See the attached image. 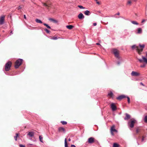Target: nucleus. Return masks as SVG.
Here are the masks:
<instances>
[{"label":"nucleus","mask_w":147,"mask_h":147,"mask_svg":"<svg viewBox=\"0 0 147 147\" xmlns=\"http://www.w3.org/2000/svg\"><path fill=\"white\" fill-rule=\"evenodd\" d=\"M145 47L144 45H141L140 44L139 46H136V45H133L132 46L131 48L133 49H136V50L138 53L139 55L141 54V52L143 51V49Z\"/></svg>","instance_id":"1"},{"label":"nucleus","mask_w":147,"mask_h":147,"mask_svg":"<svg viewBox=\"0 0 147 147\" xmlns=\"http://www.w3.org/2000/svg\"><path fill=\"white\" fill-rule=\"evenodd\" d=\"M113 53L115 55V57L118 59H120L121 58L119 56V51L116 49H113L112 50Z\"/></svg>","instance_id":"2"},{"label":"nucleus","mask_w":147,"mask_h":147,"mask_svg":"<svg viewBox=\"0 0 147 147\" xmlns=\"http://www.w3.org/2000/svg\"><path fill=\"white\" fill-rule=\"evenodd\" d=\"M12 63L10 61L7 62L5 65V70L6 71H8L10 69L11 67Z\"/></svg>","instance_id":"3"},{"label":"nucleus","mask_w":147,"mask_h":147,"mask_svg":"<svg viewBox=\"0 0 147 147\" xmlns=\"http://www.w3.org/2000/svg\"><path fill=\"white\" fill-rule=\"evenodd\" d=\"M22 61L23 60L22 59H19L17 60L15 62V68H18L21 65Z\"/></svg>","instance_id":"4"},{"label":"nucleus","mask_w":147,"mask_h":147,"mask_svg":"<svg viewBox=\"0 0 147 147\" xmlns=\"http://www.w3.org/2000/svg\"><path fill=\"white\" fill-rule=\"evenodd\" d=\"M136 121L134 119H131L128 123V124L129 126L131 128L134 127V124L135 123Z\"/></svg>","instance_id":"5"},{"label":"nucleus","mask_w":147,"mask_h":147,"mask_svg":"<svg viewBox=\"0 0 147 147\" xmlns=\"http://www.w3.org/2000/svg\"><path fill=\"white\" fill-rule=\"evenodd\" d=\"M115 126L114 125H113L111 127L110 129V131L111 134L112 136L114 135L113 133L114 132H117V131L115 129Z\"/></svg>","instance_id":"6"},{"label":"nucleus","mask_w":147,"mask_h":147,"mask_svg":"<svg viewBox=\"0 0 147 147\" xmlns=\"http://www.w3.org/2000/svg\"><path fill=\"white\" fill-rule=\"evenodd\" d=\"M142 59H138V61L140 63L144 62L147 64V59L143 56H142Z\"/></svg>","instance_id":"7"},{"label":"nucleus","mask_w":147,"mask_h":147,"mask_svg":"<svg viewBox=\"0 0 147 147\" xmlns=\"http://www.w3.org/2000/svg\"><path fill=\"white\" fill-rule=\"evenodd\" d=\"M5 16H1L0 17V25H2L4 24L5 20Z\"/></svg>","instance_id":"8"},{"label":"nucleus","mask_w":147,"mask_h":147,"mask_svg":"<svg viewBox=\"0 0 147 147\" xmlns=\"http://www.w3.org/2000/svg\"><path fill=\"white\" fill-rule=\"evenodd\" d=\"M94 142V138L93 137H90L88 139V142L89 144H92Z\"/></svg>","instance_id":"9"},{"label":"nucleus","mask_w":147,"mask_h":147,"mask_svg":"<svg viewBox=\"0 0 147 147\" xmlns=\"http://www.w3.org/2000/svg\"><path fill=\"white\" fill-rule=\"evenodd\" d=\"M131 75L132 76H138L140 75V74L136 72L132 71L131 73Z\"/></svg>","instance_id":"10"},{"label":"nucleus","mask_w":147,"mask_h":147,"mask_svg":"<svg viewBox=\"0 0 147 147\" xmlns=\"http://www.w3.org/2000/svg\"><path fill=\"white\" fill-rule=\"evenodd\" d=\"M111 107L112 109V111H115L117 109V107L114 103H112L111 105Z\"/></svg>","instance_id":"11"},{"label":"nucleus","mask_w":147,"mask_h":147,"mask_svg":"<svg viewBox=\"0 0 147 147\" xmlns=\"http://www.w3.org/2000/svg\"><path fill=\"white\" fill-rule=\"evenodd\" d=\"M126 98V96L125 95H121L117 98V99L118 100H121L122 99Z\"/></svg>","instance_id":"12"},{"label":"nucleus","mask_w":147,"mask_h":147,"mask_svg":"<svg viewBox=\"0 0 147 147\" xmlns=\"http://www.w3.org/2000/svg\"><path fill=\"white\" fill-rule=\"evenodd\" d=\"M125 117L124 118L125 120H128L131 118V116L127 113L125 114Z\"/></svg>","instance_id":"13"},{"label":"nucleus","mask_w":147,"mask_h":147,"mask_svg":"<svg viewBox=\"0 0 147 147\" xmlns=\"http://www.w3.org/2000/svg\"><path fill=\"white\" fill-rule=\"evenodd\" d=\"M34 133L33 131H30L28 132L27 135L29 136L30 137H33L34 136Z\"/></svg>","instance_id":"14"},{"label":"nucleus","mask_w":147,"mask_h":147,"mask_svg":"<svg viewBox=\"0 0 147 147\" xmlns=\"http://www.w3.org/2000/svg\"><path fill=\"white\" fill-rule=\"evenodd\" d=\"M78 17L80 19H82L84 18V16L82 13H80L78 15Z\"/></svg>","instance_id":"15"},{"label":"nucleus","mask_w":147,"mask_h":147,"mask_svg":"<svg viewBox=\"0 0 147 147\" xmlns=\"http://www.w3.org/2000/svg\"><path fill=\"white\" fill-rule=\"evenodd\" d=\"M58 131L59 132H62V131L65 132V129L63 127H60L58 128Z\"/></svg>","instance_id":"16"},{"label":"nucleus","mask_w":147,"mask_h":147,"mask_svg":"<svg viewBox=\"0 0 147 147\" xmlns=\"http://www.w3.org/2000/svg\"><path fill=\"white\" fill-rule=\"evenodd\" d=\"M84 13L87 16H89L90 14L91 13L88 10H86L84 12Z\"/></svg>","instance_id":"17"},{"label":"nucleus","mask_w":147,"mask_h":147,"mask_svg":"<svg viewBox=\"0 0 147 147\" xmlns=\"http://www.w3.org/2000/svg\"><path fill=\"white\" fill-rule=\"evenodd\" d=\"M66 27L69 30H71L74 27V26L72 25H67L66 26Z\"/></svg>","instance_id":"18"},{"label":"nucleus","mask_w":147,"mask_h":147,"mask_svg":"<svg viewBox=\"0 0 147 147\" xmlns=\"http://www.w3.org/2000/svg\"><path fill=\"white\" fill-rule=\"evenodd\" d=\"M42 3L43 6H45L48 9L49 7H50V4H47L44 3Z\"/></svg>","instance_id":"19"},{"label":"nucleus","mask_w":147,"mask_h":147,"mask_svg":"<svg viewBox=\"0 0 147 147\" xmlns=\"http://www.w3.org/2000/svg\"><path fill=\"white\" fill-rule=\"evenodd\" d=\"M49 20L50 21H52V22H53L54 23H57L58 22V21L57 20H54V19L53 18H49Z\"/></svg>","instance_id":"20"},{"label":"nucleus","mask_w":147,"mask_h":147,"mask_svg":"<svg viewBox=\"0 0 147 147\" xmlns=\"http://www.w3.org/2000/svg\"><path fill=\"white\" fill-rule=\"evenodd\" d=\"M108 96L110 97L111 98H113L114 95L113 94L112 92H110L108 94Z\"/></svg>","instance_id":"21"},{"label":"nucleus","mask_w":147,"mask_h":147,"mask_svg":"<svg viewBox=\"0 0 147 147\" xmlns=\"http://www.w3.org/2000/svg\"><path fill=\"white\" fill-rule=\"evenodd\" d=\"M142 33V29L141 28H139L138 29V34H140Z\"/></svg>","instance_id":"22"},{"label":"nucleus","mask_w":147,"mask_h":147,"mask_svg":"<svg viewBox=\"0 0 147 147\" xmlns=\"http://www.w3.org/2000/svg\"><path fill=\"white\" fill-rule=\"evenodd\" d=\"M119 145L116 143H114L113 144V147H119Z\"/></svg>","instance_id":"23"},{"label":"nucleus","mask_w":147,"mask_h":147,"mask_svg":"<svg viewBox=\"0 0 147 147\" xmlns=\"http://www.w3.org/2000/svg\"><path fill=\"white\" fill-rule=\"evenodd\" d=\"M65 147H68V145L66 138H65Z\"/></svg>","instance_id":"24"},{"label":"nucleus","mask_w":147,"mask_h":147,"mask_svg":"<svg viewBox=\"0 0 147 147\" xmlns=\"http://www.w3.org/2000/svg\"><path fill=\"white\" fill-rule=\"evenodd\" d=\"M141 129L140 128L138 127L136 129V132L137 133H138L139 132H140Z\"/></svg>","instance_id":"25"},{"label":"nucleus","mask_w":147,"mask_h":147,"mask_svg":"<svg viewBox=\"0 0 147 147\" xmlns=\"http://www.w3.org/2000/svg\"><path fill=\"white\" fill-rule=\"evenodd\" d=\"M36 22L37 23H42V22L40 20L38 19H36L35 20Z\"/></svg>","instance_id":"26"},{"label":"nucleus","mask_w":147,"mask_h":147,"mask_svg":"<svg viewBox=\"0 0 147 147\" xmlns=\"http://www.w3.org/2000/svg\"><path fill=\"white\" fill-rule=\"evenodd\" d=\"M43 25L45 26L48 28L49 29H51V27L49 26L48 24H45V23H44Z\"/></svg>","instance_id":"27"},{"label":"nucleus","mask_w":147,"mask_h":147,"mask_svg":"<svg viewBox=\"0 0 147 147\" xmlns=\"http://www.w3.org/2000/svg\"><path fill=\"white\" fill-rule=\"evenodd\" d=\"M131 22L134 24H136V25H138V23L135 21H131Z\"/></svg>","instance_id":"28"},{"label":"nucleus","mask_w":147,"mask_h":147,"mask_svg":"<svg viewBox=\"0 0 147 147\" xmlns=\"http://www.w3.org/2000/svg\"><path fill=\"white\" fill-rule=\"evenodd\" d=\"M61 122L62 123V124L63 125H65L67 124V122L66 121H61Z\"/></svg>","instance_id":"29"},{"label":"nucleus","mask_w":147,"mask_h":147,"mask_svg":"<svg viewBox=\"0 0 147 147\" xmlns=\"http://www.w3.org/2000/svg\"><path fill=\"white\" fill-rule=\"evenodd\" d=\"M19 134L18 133H16V136H14V139L16 141L17 140V138Z\"/></svg>","instance_id":"30"},{"label":"nucleus","mask_w":147,"mask_h":147,"mask_svg":"<svg viewBox=\"0 0 147 147\" xmlns=\"http://www.w3.org/2000/svg\"><path fill=\"white\" fill-rule=\"evenodd\" d=\"M58 38L57 36H53L52 37L51 39H52L56 40Z\"/></svg>","instance_id":"31"},{"label":"nucleus","mask_w":147,"mask_h":147,"mask_svg":"<svg viewBox=\"0 0 147 147\" xmlns=\"http://www.w3.org/2000/svg\"><path fill=\"white\" fill-rule=\"evenodd\" d=\"M39 138L40 141L42 142H43V138L41 136H39Z\"/></svg>","instance_id":"32"},{"label":"nucleus","mask_w":147,"mask_h":147,"mask_svg":"<svg viewBox=\"0 0 147 147\" xmlns=\"http://www.w3.org/2000/svg\"><path fill=\"white\" fill-rule=\"evenodd\" d=\"M23 7V5H20V6H19L17 8V9L18 10H19V9H21Z\"/></svg>","instance_id":"33"},{"label":"nucleus","mask_w":147,"mask_h":147,"mask_svg":"<svg viewBox=\"0 0 147 147\" xmlns=\"http://www.w3.org/2000/svg\"><path fill=\"white\" fill-rule=\"evenodd\" d=\"M131 1H128L127 2V4L129 5H131Z\"/></svg>","instance_id":"34"},{"label":"nucleus","mask_w":147,"mask_h":147,"mask_svg":"<svg viewBox=\"0 0 147 147\" xmlns=\"http://www.w3.org/2000/svg\"><path fill=\"white\" fill-rule=\"evenodd\" d=\"M78 7L80 9H84L85 8V7H84L83 6H82V5H79L78 6Z\"/></svg>","instance_id":"35"},{"label":"nucleus","mask_w":147,"mask_h":147,"mask_svg":"<svg viewBox=\"0 0 147 147\" xmlns=\"http://www.w3.org/2000/svg\"><path fill=\"white\" fill-rule=\"evenodd\" d=\"M44 30H45L47 32V33H49L50 31H49V30L45 28Z\"/></svg>","instance_id":"36"},{"label":"nucleus","mask_w":147,"mask_h":147,"mask_svg":"<svg viewBox=\"0 0 147 147\" xmlns=\"http://www.w3.org/2000/svg\"><path fill=\"white\" fill-rule=\"evenodd\" d=\"M126 98H127V99L128 102L129 103H130V100L129 98V97H128L127 96H126Z\"/></svg>","instance_id":"37"},{"label":"nucleus","mask_w":147,"mask_h":147,"mask_svg":"<svg viewBox=\"0 0 147 147\" xmlns=\"http://www.w3.org/2000/svg\"><path fill=\"white\" fill-rule=\"evenodd\" d=\"M145 122L147 123V116H146L144 118Z\"/></svg>","instance_id":"38"},{"label":"nucleus","mask_w":147,"mask_h":147,"mask_svg":"<svg viewBox=\"0 0 147 147\" xmlns=\"http://www.w3.org/2000/svg\"><path fill=\"white\" fill-rule=\"evenodd\" d=\"M144 136H143L142 137V142H143L144 140Z\"/></svg>","instance_id":"39"},{"label":"nucleus","mask_w":147,"mask_h":147,"mask_svg":"<svg viewBox=\"0 0 147 147\" xmlns=\"http://www.w3.org/2000/svg\"><path fill=\"white\" fill-rule=\"evenodd\" d=\"M145 66H146V65L145 64H144L143 65H141L140 67H145Z\"/></svg>","instance_id":"40"},{"label":"nucleus","mask_w":147,"mask_h":147,"mask_svg":"<svg viewBox=\"0 0 147 147\" xmlns=\"http://www.w3.org/2000/svg\"><path fill=\"white\" fill-rule=\"evenodd\" d=\"M140 85H142L143 86H145V85H144L142 83V82H141L140 83Z\"/></svg>","instance_id":"41"},{"label":"nucleus","mask_w":147,"mask_h":147,"mask_svg":"<svg viewBox=\"0 0 147 147\" xmlns=\"http://www.w3.org/2000/svg\"><path fill=\"white\" fill-rule=\"evenodd\" d=\"M20 147H25L23 145H20Z\"/></svg>","instance_id":"42"},{"label":"nucleus","mask_w":147,"mask_h":147,"mask_svg":"<svg viewBox=\"0 0 147 147\" xmlns=\"http://www.w3.org/2000/svg\"><path fill=\"white\" fill-rule=\"evenodd\" d=\"M145 20L144 19H143L142 20V23H143L144 22H145Z\"/></svg>","instance_id":"43"},{"label":"nucleus","mask_w":147,"mask_h":147,"mask_svg":"<svg viewBox=\"0 0 147 147\" xmlns=\"http://www.w3.org/2000/svg\"><path fill=\"white\" fill-rule=\"evenodd\" d=\"M24 18L25 19H26V16L25 15H24Z\"/></svg>","instance_id":"44"},{"label":"nucleus","mask_w":147,"mask_h":147,"mask_svg":"<svg viewBox=\"0 0 147 147\" xmlns=\"http://www.w3.org/2000/svg\"><path fill=\"white\" fill-rule=\"evenodd\" d=\"M96 3L97 4H98V5H99L100 4L99 2L98 1H96Z\"/></svg>","instance_id":"45"},{"label":"nucleus","mask_w":147,"mask_h":147,"mask_svg":"<svg viewBox=\"0 0 147 147\" xmlns=\"http://www.w3.org/2000/svg\"><path fill=\"white\" fill-rule=\"evenodd\" d=\"M93 25L94 26H95L96 25V23H94L93 24Z\"/></svg>","instance_id":"46"},{"label":"nucleus","mask_w":147,"mask_h":147,"mask_svg":"<svg viewBox=\"0 0 147 147\" xmlns=\"http://www.w3.org/2000/svg\"><path fill=\"white\" fill-rule=\"evenodd\" d=\"M117 63L118 65H119L120 64V62H119V61H118L117 62Z\"/></svg>","instance_id":"47"},{"label":"nucleus","mask_w":147,"mask_h":147,"mask_svg":"<svg viewBox=\"0 0 147 147\" xmlns=\"http://www.w3.org/2000/svg\"><path fill=\"white\" fill-rule=\"evenodd\" d=\"M119 14H120V13L119 12L118 13H117L116 14V15H119Z\"/></svg>","instance_id":"48"},{"label":"nucleus","mask_w":147,"mask_h":147,"mask_svg":"<svg viewBox=\"0 0 147 147\" xmlns=\"http://www.w3.org/2000/svg\"><path fill=\"white\" fill-rule=\"evenodd\" d=\"M96 45H100V44L99 43H96Z\"/></svg>","instance_id":"49"},{"label":"nucleus","mask_w":147,"mask_h":147,"mask_svg":"<svg viewBox=\"0 0 147 147\" xmlns=\"http://www.w3.org/2000/svg\"><path fill=\"white\" fill-rule=\"evenodd\" d=\"M68 141H71V139H70V138H69V139H68Z\"/></svg>","instance_id":"50"},{"label":"nucleus","mask_w":147,"mask_h":147,"mask_svg":"<svg viewBox=\"0 0 147 147\" xmlns=\"http://www.w3.org/2000/svg\"><path fill=\"white\" fill-rule=\"evenodd\" d=\"M10 33H11V34H12V31H11Z\"/></svg>","instance_id":"51"},{"label":"nucleus","mask_w":147,"mask_h":147,"mask_svg":"<svg viewBox=\"0 0 147 147\" xmlns=\"http://www.w3.org/2000/svg\"><path fill=\"white\" fill-rule=\"evenodd\" d=\"M146 56L147 57V52H146Z\"/></svg>","instance_id":"52"}]
</instances>
